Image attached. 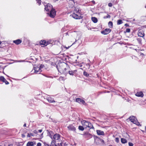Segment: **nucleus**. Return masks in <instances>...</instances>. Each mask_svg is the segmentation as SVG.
<instances>
[{
  "mask_svg": "<svg viewBox=\"0 0 146 146\" xmlns=\"http://www.w3.org/2000/svg\"><path fill=\"white\" fill-rule=\"evenodd\" d=\"M61 136L59 134L56 133L54 135L52 139L51 143L50 146H62V143L61 142L60 143L57 142H60Z\"/></svg>",
  "mask_w": 146,
  "mask_h": 146,
  "instance_id": "nucleus-1",
  "label": "nucleus"
},
{
  "mask_svg": "<svg viewBox=\"0 0 146 146\" xmlns=\"http://www.w3.org/2000/svg\"><path fill=\"white\" fill-rule=\"evenodd\" d=\"M69 67L65 63H63L58 68L59 71L61 72L62 73H65L67 69H68Z\"/></svg>",
  "mask_w": 146,
  "mask_h": 146,
  "instance_id": "nucleus-2",
  "label": "nucleus"
},
{
  "mask_svg": "<svg viewBox=\"0 0 146 146\" xmlns=\"http://www.w3.org/2000/svg\"><path fill=\"white\" fill-rule=\"evenodd\" d=\"M48 15L50 17L54 18L56 15V11L54 9H52L49 12L47 13Z\"/></svg>",
  "mask_w": 146,
  "mask_h": 146,
  "instance_id": "nucleus-3",
  "label": "nucleus"
},
{
  "mask_svg": "<svg viewBox=\"0 0 146 146\" xmlns=\"http://www.w3.org/2000/svg\"><path fill=\"white\" fill-rule=\"evenodd\" d=\"M33 69L34 70V72L36 74H39L42 71L40 68L39 67V66L36 65H34Z\"/></svg>",
  "mask_w": 146,
  "mask_h": 146,
  "instance_id": "nucleus-4",
  "label": "nucleus"
},
{
  "mask_svg": "<svg viewBox=\"0 0 146 146\" xmlns=\"http://www.w3.org/2000/svg\"><path fill=\"white\" fill-rule=\"evenodd\" d=\"M130 120L134 123L136 124L137 125H139V123L138 122L137 119L133 116H131L129 118Z\"/></svg>",
  "mask_w": 146,
  "mask_h": 146,
  "instance_id": "nucleus-5",
  "label": "nucleus"
},
{
  "mask_svg": "<svg viewBox=\"0 0 146 146\" xmlns=\"http://www.w3.org/2000/svg\"><path fill=\"white\" fill-rule=\"evenodd\" d=\"M52 8V6L50 4H48L46 5H45V10L46 11L49 12L52 9H53Z\"/></svg>",
  "mask_w": 146,
  "mask_h": 146,
  "instance_id": "nucleus-6",
  "label": "nucleus"
},
{
  "mask_svg": "<svg viewBox=\"0 0 146 146\" xmlns=\"http://www.w3.org/2000/svg\"><path fill=\"white\" fill-rule=\"evenodd\" d=\"M111 31V29H106L101 32V33L104 35L108 34Z\"/></svg>",
  "mask_w": 146,
  "mask_h": 146,
  "instance_id": "nucleus-7",
  "label": "nucleus"
},
{
  "mask_svg": "<svg viewBox=\"0 0 146 146\" xmlns=\"http://www.w3.org/2000/svg\"><path fill=\"white\" fill-rule=\"evenodd\" d=\"M70 16L73 18L75 19H80L81 18V16H79L78 15L75 14V13L70 15Z\"/></svg>",
  "mask_w": 146,
  "mask_h": 146,
  "instance_id": "nucleus-8",
  "label": "nucleus"
},
{
  "mask_svg": "<svg viewBox=\"0 0 146 146\" xmlns=\"http://www.w3.org/2000/svg\"><path fill=\"white\" fill-rule=\"evenodd\" d=\"M68 129L69 130L72 131H76V129L75 127L72 124L69 125L67 127Z\"/></svg>",
  "mask_w": 146,
  "mask_h": 146,
  "instance_id": "nucleus-9",
  "label": "nucleus"
},
{
  "mask_svg": "<svg viewBox=\"0 0 146 146\" xmlns=\"http://www.w3.org/2000/svg\"><path fill=\"white\" fill-rule=\"evenodd\" d=\"M76 102H78L80 104H82L84 105H85L86 104L84 101L80 98H76Z\"/></svg>",
  "mask_w": 146,
  "mask_h": 146,
  "instance_id": "nucleus-10",
  "label": "nucleus"
},
{
  "mask_svg": "<svg viewBox=\"0 0 146 146\" xmlns=\"http://www.w3.org/2000/svg\"><path fill=\"white\" fill-rule=\"evenodd\" d=\"M0 80L5 83L6 84H9V82L7 81L6 79L3 76L0 77Z\"/></svg>",
  "mask_w": 146,
  "mask_h": 146,
  "instance_id": "nucleus-11",
  "label": "nucleus"
},
{
  "mask_svg": "<svg viewBox=\"0 0 146 146\" xmlns=\"http://www.w3.org/2000/svg\"><path fill=\"white\" fill-rule=\"evenodd\" d=\"M46 99L49 103H51L55 102V101L54 100L53 98L50 97H47Z\"/></svg>",
  "mask_w": 146,
  "mask_h": 146,
  "instance_id": "nucleus-12",
  "label": "nucleus"
},
{
  "mask_svg": "<svg viewBox=\"0 0 146 146\" xmlns=\"http://www.w3.org/2000/svg\"><path fill=\"white\" fill-rule=\"evenodd\" d=\"M89 122L86 120H83L82 122L83 126L85 128L88 127V126Z\"/></svg>",
  "mask_w": 146,
  "mask_h": 146,
  "instance_id": "nucleus-13",
  "label": "nucleus"
},
{
  "mask_svg": "<svg viewBox=\"0 0 146 146\" xmlns=\"http://www.w3.org/2000/svg\"><path fill=\"white\" fill-rule=\"evenodd\" d=\"M36 145V143L34 141H29L27 144V146H34Z\"/></svg>",
  "mask_w": 146,
  "mask_h": 146,
  "instance_id": "nucleus-14",
  "label": "nucleus"
},
{
  "mask_svg": "<svg viewBox=\"0 0 146 146\" xmlns=\"http://www.w3.org/2000/svg\"><path fill=\"white\" fill-rule=\"evenodd\" d=\"M135 95L138 97H143V94L142 92H137L135 94Z\"/></svg>",
  "mask_w": 146,
  "mask_h": 146,
  "instance_id": "nucleus-15",
  "label": "nucleus"
},
{
  "mask_svg": "<svg viewBox=\"0 0 146 146\" xmlns=\"http://www.w3.org/2000/svg\"><path fill=\"white\" fill-rule=\"evenodd\" d=\"M54 135H55V134L53 131H48V135L49 136L51 139L52 138Z\"/></svg>",
  "mask_w": 146,
  "mask_h": 146,
  "instance_id": "nucleus-16",
  "label": "nucleus"
},
{
  "mask_svg": "<svg viewBox=\"0 0 146 146\" xmlns=\"http://www.w3.org/2000/svg\"><path fill=\"white\" fill-rule=\"evenodd\" d=\"M96 132L97 133L98 135H104V132L100 130H97Z\"/></svg>",
  "mask_w": 146,
  "mask_h": 146,
  "instance_id": "nucleus-17",
  "label": "nucleus"
},
{
  "mask_svg": "<svg viewBox=\"0 0 146 146\" xmlns=\"http://www.w3.org/2000/svg\"><path fill=\"white\" fill-rule=\"evenodd\" d=\"M40 44L44 46H46L48 44L47 42H46L45 40H41L40 41Z\"/></svg>",
  "mask_w": 146,
  "mask_h": 146,
  "instance_id": "nucleus-18",
  "label": "nucleus"
},
{
  "mask_svg": "<svg viewBox=\"0 0 146 146\" xmlns=\"http://www.w3.org/2000/svg\"><path fill=\"white\" fill-rule=\"evenodd\" d=\"M14 43L16 44H19L21 42V40L20 39H18L16 40H15L13 41Z\"/></svg>",
  "mask_w": 146,
  "mask_h": 146,
  "instance_id": "nucleus-19",
  "label": "nucleus"
},
{
  "mask_svg": "<svg viewBox=\"0 0 146 146\" xmlns=\"http://www.w3.org/2000/svg\"><path fill=\"white\" fill-rule=\"evenodd\" d=\"M77 72L76 70H73V71H69L68 72L69 74L70 75L73 76L74 73Z\"/></svg>",
  "mask_w": 146,
  "mask_h": 146,
  "instance_id": "nucleus-20",
  "label": "nucleus"
},
{
  "mask_svg": "<svg viewBox=\"0 0 146 146\" xmlns=\"http://www.w3.org/2000/svg\"><path fill=\"white\" fill-rule=\"evenodd\" d=\"M138 35L141 37H143L144 36V33L143 32H141L140 31H139L138 33Z\"/></svg>",
  "mask_w": 146,
  "mask_h": 146,
  "instance_id": "nucleus-21",
  "label": "nucleus"
},
{
  "mask_svg": "<svg viewBox=\"0 0 146 146\" xmlns=\"http://www.w3.org/2000/svg\"><path fill=\"white\" fill-rule=\"evenodd\" d=\"M92 21L95 23H96L98 22V19L97 18L95 17H92Z\"/></svg>",
  "mask_w": 146,
  "mask_h": 146,
  "instance_id": "nucleus-22",
  "label": "nucleus"
},
{
  "mask_svg": "<svg viewBox=\"0 0 146 146\" xmlns=\"http://www.w3.org/2000/svg\"><path fill=\"white\" fill-rule=\"evenodd\" d=\"M121 142L123 143H125L127 142V140L123 138H121Z\"/></svg>",
  "mask_w": 146,
  "mask_h": 146,
  "instance_id": "nucleus-23",
  "label": "nucleus"
},
{
  "mask_svg": "<svg viewBox=\"0 0 146 146\" xmlns=\"http://www.w3.org/2000/svg\"><path fill=\"white\" fill-rule=\"evenodd\" d=\"M109 27L110 28H111L113 27V23L111 21H110L108 23Z\"/></svg>",
  "mask_w": 146,
  "mask_h": 146,
  "instance_id": "nucleus-24",
  "label": "nucleus"
},
{
  "mask_svg": "<svg viewBox=\"0 0 146 146\" xmlns=\"http://www.w3.org/2000/svg\"><path fill=\"white\" fill-rule=\"evenodd\" d=\"M88 127L90 129L94 128V127H93V126L92 124L89 122V123L88 124Z\"/></svg>",
  "mask_w": 146,
  "mask_h": 146,
  "instance_id": "nucleus-25",
  "label": "nucleus"
},
{
  "mask_svg": "<svg viewBox=\"0 0 146 146\" xmlns=\"http://www.w3.org/2000/svg\"><path fill=\"white\" fill-rule=\"evenodd\" d=\"M34 136V135L33 133H28L27 135V137H30L31 136Z\"/></svg>",
  "mask_w": 146,
  "mask_h": 146,
  "instance_id": "nucleus-26",
  "label": "nucleus"
},
{
  "mask_svg": "<svg viewBox=\"0 0 146 146\" xmlns=\"http://www.w3.org/2000/svg\"><path fill=\"white\" fill-rule=\"evenodd\" d=\"M122 21L121 19H119L117 21V24L118 25H120L122 23Z\"/></svg>",
  "mask_w": 146,
  "mask_h": 146,
  "instance_id": "nucleus-27",
  "label": "nucleus"
},
{
  "mask_svg": "<svg viewBox=\"0 0 146 146\" xmlns=\"http://www.w3.org/2000/svg\"><path fill=\"white\" fill-rule=\"evenodd\" d=\"M78 129L79 130L83 131L84 130L83 127L81 126H79L78 127Z\"/></svg>",
  "mask_w": 146,
  "mask_h": 146,
  "instance_id": "nucleus-28",
  "label": "nucleus"
},
{
  "mask_svg": "<svg viewBox=\"0 0 146 146\" xmlns=\"http://www.w3.org/2000/svg\"><path fill=\"white\" fill-rule=\"evenodd\" d=\"M84 75L86 76H89V74L86 71H84L83 72Z\"/></svg>",
  "mask_w": 146,
  "mask_h": 146,
  "instance_id": "nucleus-29",
  "label": "nucleus"
},
{
  "mask_svg": "<svg viewBox=\"0 0 146 146\" xmlns=\"http://www.w3.org/2000/svg\"><path fill=\"white\" fill-rule=\"evenodd\" d=\"M37 1V3H38L39 5H40L41 4V0H36Z\"/></svg>",
  "mask_w": 146,
  "mask_h": 146,
  "instance_id": "nucleus-30",
  "label": "nucleus"
},
{
  "mask_svg": "<svg viewBox=\"0 0 146 146\" xmlns=\"http://www.w3.org/2000/svg\"><path fill=\"white\" fill-rule=\"evenodd\" d=\"M115 141L117 142V143H118L119 141V139L118 138V137H116L115 138Z\"/></svg>",
  "mask_w": 146,
  "mask_h": 146,
  "instance_id": "nucleus-31",
  "label": "nucleus"
},
{
  "mask_svg": "<svg viewBox=\"0 0 146 146\" xmlns=\"http://www.w3.org/2000/svg\"><path fill=\"white\" fill-rule=\"evenodd\" d=\"M130 31V29L129 28H127L126 30V32L129 33Z\"/></svg>",
  "mask_w": 146,
  "mask_h": 146,
  "instance_id": "nucleus-32",
  "label": "nucleus"
},
{
  "mask_svg": "<svg viewBox=\"0 0 146 146\" xmlns=\"http://www.w3.org/2000/svg\"><path fill=\"white\" fill-rule=\"evenodd\" d=\"M108 5L109 7H111L112 6V4L111 3H110L108 4Z\"/></svg>",
  "mask_w": 146,
  "mask_h": 146,
  "instance_id": "nucleus-33",
  "label": "nucleus"
},
{
  "mask_svg": "<svg viewBox=\"0 0 146 146\" xmlns=\"http://www.w3.org/2000/svg\"><path fill=\"white\" fill-rule=\"evenodd\" d=\"M42 144L40 143H37L36 146H41Z\"/></svg>",
  "mask_w": 146,
  "mask_h": 146,
  "instance_id": "nucleus-34",
  "label": "nucleus"
},
{
  "mask_svg": "<svg viewBox=\"0 0 146 146\" xmlns=\"http://www.w3.org/2000/svg\"><path fill=\"white\" fill-rule=\"evenodd\" d=\"M129 146H133V143H131V142H129Z\"/></svg>",
  "mask_w": 146,
  "mask_h": 146,
  "instance_id": "nucleus-35",
  "label": "nucleus"
},
{
  "mask_svg": "<svg viewBox=\"0 0 146 146\" xmlns=\"http://www.w3.org/2000/svg\"><path fill=\"white\" fill-rule=\"evenodd\" d=\"M110 15L108 14L106 16V17H104L105 18H110Z\"/></svg>",
  "mask_w": 146,
  "mask_h": 146,
  "instance_id": "nucleus-36",
  "label": "nucleus"
},
{
  "mask_svg": "<svg viewBox=\"0 0 146 146\" xmlns=\"http://www.w3.org/2000/svg\"><path fill=\"white\" fill-rule=\"evenodd\" d=\"M44 66V65H41L40 66H39V67L40 68V69H41Z\"/></svg>",
  "mask_w": 146,
  "mask_h": 146,
  "instance_id": "nucleus-37",
  "label": "nucleus"
},
{
  "mask_svg": "<svg viewBox=\"0 0 146 146\" xmlns=\"http://www.w3.org/2000/svg\"><path fill=\"white\" fill-rule=\"evenodd\" d=\"M33 132L35 133L36 134L38 132V131L37 130H35L33 131Z\"/></svg>",
  "mask_w": 146,
  "mask_h": 146,
  "instance_id": "nucleus-38",
  "label": "nucleus"
},
{
  "mask_svg": "<svg viewBox=\"0 0 146 146\" xmlns=\"http://www.w3.org/2000/svg\"><path fill=\"white\" fill-rule=\"evenodd\" d=\"M46 76L47 77L49 78H52V76Z\"/></svg>",
  "mask_w": 146,
  "mask_h": 146,
  "instance_id": "nucleus-39",
  "label": "nucleus"
},
{
  "mask_svg": "<svg viewBox=\"0 0 146 146\" xmlns=\"http://www.w3.org/2000/svg\"><path fill=\"white\" fill-rule=\"evenodd\" d=\"M42 131V129H40L38 130V131L39 132V133H41Z\"/></svg>",
  "mask_w": 146,
  "mask_h": 146,
  "instance_id": "nucleus-40",
  "label": "nucleus"
},
{
  "mask_svg": "<svg viewBox=\"0 0 146 146\" xmlns=\"http://www.w3.org/2000/svg\"><path fill=\"white\" fill-rule=\"evenodd\" d=\"M74 11L75 12H76V13H78V12H79V9H78V11H77L76 10H74Z\"/></svg>",
  "mask_w": 146,
  "mask_h": 146,
  "instance_id": "nucleus-41",
  "label": "nucleus"
},
{
  "mask_svg": "<svg viewBox=\"0 0 146 146\" xmlns=\"http://www.w3.org/2000/svg\"><path fill=\"white\" fill-rule=\"evenodd\" d=\"M82 66V64H79V66L80 67H81Z\"/></svg>",
  "mask_w": 146,
  "mask_h": 146,
  "instance_id": "nucleus-42",
  "label": "nucleus"
},
{
  "mask_svg": "<svg viewBox=\"0 0 146 146\" xmlns=\"http://www.w3.org/2000/svg\"><path fill=\"white\" fill-rule=\"evenodd\" d=\"M26 123H25V124H24V125H23V126H24V127H26Z\"/></svg>",
  "mask_w": 146,
  "mask_h": 146,
  "instance_id": "nucleus-43",
  "label": "nucleus"
},
{
  "mask_svg": "<svg viewBox=\"0 0 146 146\" xmlns=\"http://www.w3.org/2000/svg\"><path fill=\"white\" fill-rule=\"evenodd\" d=\"M13 146V145L12 144H10L8 145V146Z\"/></svg>",
  "mask_w": 146,
  "mask_h": 146,
  "instance_id": "nucleus-44",
  "label": "nucleus"
},
{
  "mask_svg": "<svg viewBox=\"0 0 146 146\" xmlns=\"http://www.w3.org/2000/svg\"><path fill=\"white\" fill-rule=\"evenodd\" d=\"M54 0V2H55L57 1H58V0Z\"/></svg>",
  "mask_w": 146,
  "mask_h": 146,
  "instance_id": "nucleus-45",
  "label": "nucleus"
},
{
  "mask_svg": "<svg viewBox=\"0 0 146 146\" xmlns=\"http://www.w3.org/2000/svg\"><path fill=\"white\" fill-rule=\"evenodd\" d=\"M125 26H127L128 25V24H125Z\"/></svg>",
  "mask_w": 146,
  "mask_h": 146,
  "instance_id": "nucleus-46",
  "label": "nucleus"
},
{
  "mask_svg": "<svg viewBox=\"0 0 146 146\" xmlns=\"http://www.w3.org/2000/svg\"><path fill=\"white\" fill-rule=\"evenodd\" d=\"M92 2L93 3H94V4L95 3V2L94 1H92Z\"/></svg>",
  "mask_w": 146,
  "mask_h": 146,
  "instance_id": "nucleus-47",
  "label": "nucleus"
},
{
  "mask_svg": "<svg viewBox=\"0 0 146 146\" xmlns=\"http://www.w3.org/2000/svg\"><path fill=\"white\" fill-rule=\"evenodd\" d=\"M44 143V145L45 146V145H46V144H47V143Z\"/></svg>",
  "mask_w": 146,
  "mask_h": 146,
  "instance_id": "nucleus-48",
  "label": "nucleus"
},
{
  "mask_svg": "<svg viewBox=\"0 0 146 146\" xmlns=\"http://www.w3.org/2000/svg\"><path fill=\"white\" fill-rule=\"evenodd\" d=\"M1 41H0V44H1Z\"/></svg>",
  "mask_w": 146,
  "mask_h": 146,
  "instance_id": "nucleus-49",
  "label": "nucleus"
},
{
  "mask_svg": "<svg viewBox=\"0 0 146 146\" xmlns=\"http://www.w3.org/2000/svg\"><path fill=\"white\" fill-rule=\"evenodd\" d=\"M76 41V40L75 41V42H74L72 44V45L73 44H75V42Z\"/></svg>",
  "mask_w": 146,
  "mask_h": 146,
  "instance_id": "nucleus-50",
  "label": "nucleus"
},
{
  "mask_svg": "<svg viewBox=\"0 0 146 146\" xmlns=\"http://www.w3.org/2000/svg\"><path fill=\"white\" fill-rule=\"evenodd\" d=\"M139 42H141V41H140V40H139Z\"/></svg>",
  "mask_w": 146,
  "mask_h": 146,
  "instance_id": "nucleus-51",
  "label": "nucleus"
},
{
  "mask_svg": "<svg viewBox=\"0 0 146 146\" xmlns=\"http://www.w3.org/2000/svg\"><path fill=\"white\" fill-rule=\"evenodd\" d=\"M145 130H146V127H145Z\"/></svg>",
  "mask_w": 146,
  "mask_h": 146,
  "instance_id": "nucleus-52",
  "label": "nucleus"
},
{
  "mask_svg": "<svg viewBox=\"0 0 146 146\" xmlns=\"http://www.w3.org/2000/svg\"><path fill=\"white\" fill-rule=\"evenodd\" d=\"M0 146H2V145H0Z\"/></svg>",
  "mask_w": 146,
  "mask_h": 146,
  "instance_id": "nucleus-53",
  "label": "nucleus"
},
{
  "mask_svg": "<svg viewBox=\"0 0 146 146\" xmlns=\"http://www.w3.org/2000/svg\"><path fill=\"white\" fill-rule=\"evenodd\" d=\"M112 146V145H110V146Z\"/></svg>",
  "mask_w": 146,
  "mask_h": 146,
  "instance_id": "nucleus-54",
  "label": "nucleus"
}]
</instances>
